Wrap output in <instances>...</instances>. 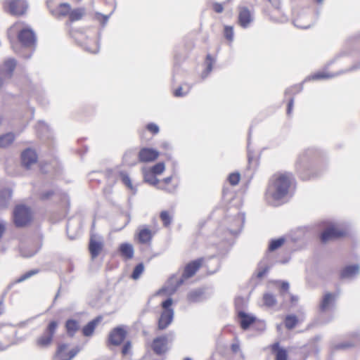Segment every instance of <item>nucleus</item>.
Listing matches in <instances>:
<instances>
[{
	"mask_svg": "<svg viewBox=\"0 0 360 360\" xmlns=\"http://www.w3.org/2000/svg\"><path fill=\"white\" fill-rule=\"evenodd\" d=\"M187 279L184 277L183 274L181 276L173 274L167 279L165 285V289L160 290L159 292H161V291H168L170 292H175L184 285Z\"/></svg>",
	"mask_w": 360,
	"mask_h": 360,
	"instance_id": "12",
	"label": "nucleus"
},
{
	"mask_svg": "<svg viewBox=\"0 0 360 360\" xmlns=\"http://www.w3.org/2000/svg\"><path fill=\"white\" fill-rule=\"evenodd\" d=\"M143 271L144 265L143 263H139L137 265H136L135 267L134 268L131 277L133 279L136 280L141 276Z\"/></svg>",
	"mask_w": 360,
	"mask_h": 360,
	"instance_id": "39",
	"label": "nucleus"
},
{
	"mask_svg": "<svg viewBox=\"0 0 360 360\" xmlns=\"http://www.w3.org/2000/svg\"><path fill=\"white\" fill-rule=\"evenodd\" d=\"M266 14L274 22H283L288 19V15L279 5L266 6Z\"/></svg>",
	"mask_w": 360,
	"mask_h": 360,
	"instance_id": "14",
	"label": "nucleus"
},
{
	"mask_svg": "<svg viewBox=\"0 0 360 360\" xmlns=\"http://www.w3.org/2000/svg\"><path fill=\"white\" fill-rule=\"evenodd\" d=\"M317 3H321L323 0H316Z\"/></svg>",
	"mask_w": 360,
	"mask_h": 360,
	"instance_id": "57",
	"label": "nucleus"
},
{
	"mask_svg": "<svg viewBox=\"0 0 360 360\" xmlns=\"http://www.w3.org/2000/svg\"><path fill=\"white\" fill-rule=\"evenodd\" d=\"M68 345L67 344L58 345L56 351L55 357L58 360H71L79 351L77 347L73 348L70 350H68Z\"/></svg>",
	"mask_w": 360,
	"mask_h": 360,
	"instance_id": "18",
	"label": "nucleus"
},
{
	"mask_svg": "<svg viewBox=\"0 0 360 360\" xmlns=\"http://www.w3.org/2000/svg\"><path fill=\"white\" fill-rule=\"evenodd\" d=\"M275 284H276V287L278 288V289L282 292H285L289 289V284L287 282L276 281Z\"/></svg>",
	"mask_w": 360,
	"mask_h": 360,
	"instance_id": "47",
	"label": "nucleus"
},
{
	"mask_svg": "<svg viewBox=\"0 0 360 360\" xmlns=\"http://www.w3.org/2000/svg\"><path fill=\"white\" fill-rule=\"evenodd\" d=\"M38 272H39V270H37V269L30 270V271L25 272V274H23L22 275H21L19 278H16L14 281L13 283H18L22 282V281L30 278L32 276L37 274Z\"/></svg>",
	"mask_w": 360,
	"mask_h": 360,
	"instance_id": "38",
	"label": "nucleus"
},
{
	"mask_svg": "<svg viewBox=\"0 0 360 360\" xmlns=\"http://www.w3.org/2000/svg\"><path fill=\"white\" fill-rule=\"evenodd\" d=\"M102 319L101 316H98L85 325L82 328L83 335L86 337L92 335L96 327L101 322Z\"/></svg>",
	"mask_w": 360,
	"mask_h": 360,
	"instance_id": "25",
	"label": "nucleus"
},
{
	"mask_svg": "<svg viewBox=\"0 0 360 360\" xmlns=\"http://www.w3.org/2000/svg\"><path fill=\"white\" fill-rule=\"evenodd\" d=\"M283 323L288 330H292L298 324L299 319L295 314H288L285 316Z\"/></svg>",
	"mask_w": 360,
	"mask_h": 360,
	"instance_id": "31",
	"label": "nucleus"
},
{
	"mask_svg": "<svg viewBox=\"0 0 360 360\" xmlns=\"http://www.w3.org/2000/svg\"><path fill=\"white\" fill-rule=\"evenodd\" d=\"M224 35L226 39L231 43L233 40V27L232 26L226 25L224 28Z\"/></svg>",
	"mask_w": 360,
	"mask_h": 360,
	"instance_id": "40",
	"label": "nucleus"
},
{
	"mask_svg": "<svg viewBox=\"0 0 360 360\" xmlns=\"http://www.w3.org/2000/svg\"><path fill=\"white\" fill-rule=\"evenodd\" d=\"M120 179H121V181L127 187L129 188V189H132L133 188V185H132V183H131V179L130 177L129 176V175L127 174V173L124 172H121L120 173Z\"/></svg>",
	"mask_w": 360,
	"mask_h": 360,
	"instance_id": "42",
	"label": "nucleus"
},
{
	"mask_svg": "<svg viewBox=\"0 0 360 360\" xmlns=\"http://www.w3.org/2000/svg\"><path fill=\"white\" fill-rule=\"evenodd\" d=\"M269 2L267 6L279 5V0H266Z\"/></svg>",
	"mask_w": 360,
	"mask_h": 360,
	"instance_id": "53",
	"label": "nucleus"
},
{
	"mask_svg": "<svg viewBox=\"0 0 360 360\" xmlns=\"http://www.w3.org/2000/svg\"><path fill=\"white\" fill-rule=\"evenodd\" d=\"M58 323L51 321L45 328L42 335L35 340V345L40 349L49 347L53 342Z\"/></svg>",
	"mask_w": 360,
	"mask_h": 360,
	"instance_id": "5",
	"label": "nucleus"
},
{
	"mask_svg": "<svg viewBox=\"0 0 360 360\" xmlns=\"http://www.w3.org/2000/svg\"><path fill=\"white\" fill-rule=\"evenodd\" d=\"M37 154L36 151L31 148H27L21 153L22 165L26 168L30 167L37 162Z\"/></svg>",
	"mask_w": 360,
	"mask_h": 360,
	"instance_id": "20",
	"label": "nucleus"
},
{
	"mask_svg": "<svg viewBox=\"0 0 360 360\" xmlns=\"http://www.w3.org/2000/svg\"><path fill=\"white\" fill-rule=\"evenodd\" d=\"M172 304L173 301L171 298H168L162 302V311L158 321V329L159 330L166 329L172 322L174 317Z\"/></svg>",
	"mask_w": 360,
	"mask_h": 360,
	"instance_id": "6",
	"label": "nucleus"
},
{
	"mask_svg": "<svg viewBox=\"0 0 360 360\" xmlns=\"http://www.w3.org/2000/svg\"><path fill=\"white\" fill-rule=\"evenodd\" d=\"M212 8L217 13H221L224 11L223 5L221 4H219V3H214V4H213Z\"/></svg>",
	"mask_w": 360,
	"mask_h": 360,
	"instance_id": "49",
	"label": "nucleus"
},
{
	"mask_svg": "<svg viewBox=\"0 0 360 360\" xmlns=\"http://www.w3.org/2000/svg\"><path fill=\"white\" fill-rule=\"evenodd\" d=\"M15 138V136L13 133H7L0 136V148L11 146L13 143Z\"/></svg>",
	"mask_w": 360,
	"mask_h": 360,
	"instance_id": "32",
	"label": "nucleus"
},
{
	"mask_svg": "<svg viewBox=\"0 0 360 360\" xmlns=\"http://www.w3.org/2000/svg\"><path fill=\"white\" fill-rule=\"evenodd\" d=\"M143 178L146 182L157 186V184L159 183V179L155 177V174L152 172V171L149 169H145L143 171Z\"/></svg>",
	"mask_w": 360,
	"mask_h": 360,
	"instance_id": "33",
	"label": "nucleus"
},
{
	"mask_svg": "<svg viewBox=\"0 0 360 360\" xmlns=\"http://www.w3.org/2000/svg\"><path fill=\"white\" fill-rule=\"evenodd\" d=\"M328 76L324 73H317L313 76L314 79H320L327 78Z\"/></svg>",
	"mask_w": 360,
	"mask_h": 360,
	"instance_id": "52",
	"label": "nucleus"
},
{
	"mask_svg": "<svg viewBox=\"0 0 360 360\" xmlns=\"http://www.w3.org/2000/svg\"><path fill=\"white\" fill-rule=\"evenodd\" d=\"M347 235V231L340 229L335 225H330L327 227L320 235L321 243H326L333 240L343 238Z\"/></svg>",
	"mask_w": 360,
	"mask_h": 360,
	"instance_id": "10",
	"label": "nucleus"
},
{
	"mask_svg": "<svg viewBox=\"0 0 360 360\" xmlns=\"http://www.w3.org/2000/svg\"><path fill=\"white\" fill-rule=\"evenodd\" d=\"M4 312V307L3 300H0V315L3 314Z\"/></svg>",
	"mask_w": 360,
	"mask_h": 360,
	"instance_id": "55",
	"label": "nucleus"
},
{
	"mask_svg": "<svg viewBox=\"0 0 360 360\" xmlns=\"http://www.w3.org/2000/svg\"><path fill=\"white\" fill-rule=\"evenodd\" d=\"M53 195V191H47L41 195V198L42 200H46V199L49 198L51 196H52Z\"/></svg>",
	"mask_w": 360,
	"mask_h": 360,
	"instance_id": "51",
	"label": "nucleus"
},
{
	"mask_svg": "<svg viewBox=\"0 0 360 360\" xmlns=\"http://www.w3.org/2000/svg\"><path fill=\"white\" fill-rule=\"evenodd\" d=\"M237 320L240 328L246 330L256 321V318L243 311H238L237 312Z\"/></svg>",
	"mask_w": 360,
	"mask_h": 360,
	"instance_id": "21",
	"label": "nucleus"
},
{
	"mask_svg": "<svg viewBox=\"0 0 360 360\" xmlns=\"http://www.w3.org/2000/svg\"><path fill=\"white\" fill-rule=\"evenodd\" d=\"M359 271L358 265H349L343 268L340 271V278H347L356 276Z\"/></svg>",
	"mask_w": 360,
	"mask_h": 360,
	"instance_id": "28",
	"label": "nucleus"
},
{
	"mask_svg": "<svg viewBox=\"0 0 360 360\" xmlns=\"http://www.w3.org/2000/svg\"><path fill=\"white\" fill-rule=\"evenodd\" d=\"M7 11L13 15H22L27 9V4L24 0H7L6 2Z\"/></svg>",
	"mask_w": 360,
	"mask_h": 360,
	"instance_id": "13",
	"label": "nucleus"
},
{
	"mask_svg": "<svg viewBox=\"0 0 360 360\" xmlns=\"http://www.w3.org/2000/svg\"><path fill=\"white\" fill-rule=\"evenodd\" d=\"M252 20L250 10L246 7L239 8L238 24L243 28H246Z\"/></svg>",
	"mask_w": 360,
	"mask_h": 360,
	"instance_id": "22",
	"label": "nucleus"
},
{
	"mask_svg": "<svg viewBox=\"0 0 360 360\" xmlns=\"http://www.w3.org/2000/svg\"><path fill=\"white\" fill-rule=\"evenodd\" d=\"M141 136H143V132H141Z\"/></svg>",
	"mask_w": 360,
	"mask_h": 360,
	"instance_id": "58",
	"label": "nucleus"
},
{
	"mask_svg": "<svg viewBox=\"0 0 360 360\" xmlns=\"http://www.w3.org/2000/svg\"><path fill=\"white\" fill-rule=\"evenodd\" d=\"M291 300L293 302L294 301H297V298H295V297H294V296H292L291 297Z\"/></svg>",
	"mask_w": 360,
	"mask_h": 360,
	"instance_id": "56",
	"label": "nucleus"
},
{
	"mask_svg": "<svg viewBox=\"0 0 360 360\" xmlns=\"http://www.w3.org/2000/svg\"><path fill=\"white\" fill-rule=\"evenodd\" d=\"M121 348V354L123 356L132 354V342L131 340L124 341Z\"/></svg>",
	"mask_w": 360,
	"mask_h": 360,
	"instance_id": "36",
	"label": "nucleus"
},
{
	"mask_svg": "<svg viewBox=\"0 0 360 360\" xmlns=\"http://www.w3.org/2000/svg\"><path fill=\"white\" fill-rule=\"evenodd\" d=\"M132 155H133L132 152H131V151L126 152L124 155V159L126 161H127Z\"/></svg>",
	"mask_w": 360,
	"mask_h": 360,
	"instance_id": "54",
	"label": "nucleus"
},
{
	"mask_svg": "<svg viewBox=\"0 0 360 360\" xmlns=\"http://www.w3.org/2000/svg\"><path fill=\"white\" fill-rule=\"evenodd\" d=\"M118 252L120 256L125 260H129L134 257V250L133 245L130 243H121L119 245Z\"/></svg>",
	"mask_w": 360,
	"mask_h": 360,
	"instance_id": "23",
	"label": "nucleus"
},
{
	"mask_svg": "<svg viewBox=\"0 0 360 360\" xmlns=\"http://www.w3.org/2000/svg\"><path fill=\"white\" fill-rule=\"evenodd\" d=\"M293 181L291 173L278 172L274 174L269 181L265 193L266 198L272 202L282 200L288 194Z\"/></svg>",
	"mask_w": 360,
	"mask_h": 360,
	"instance_id": "2",
	"label": "nucleus"
},
{
	"mask_svg": "<svg viewBox=\"0 0 360 360\" xmlns=\"http://www.w3.org/2000/svg\"><path fill=\"white\" fill-rule=\"evenodd\" d=\"M294 100L293 98L290 99L287 105V114L290 115L293 108Z\"/></svg>",
	"mask_w": 360,
	"mask_h": 360,
	"instance_id": "50",
	"label": "nucleus"
},
{
	"mask_svg": "<svg viewBox=\"0 0 360 360\" xmlns=\"http://www.w3.org/2000/svg\"><path fill=\"white\" fill-rule=\"evenodd\" d=\"M160 155V153L149 147L141 148L138 153V160L141 163H149L155 161Z\"/></svg>",
	"mask_w": 360,
	"mask_h": 360,
	"instance_id": "16",
	"label": "nucleus"
},
{
	"mask_svg": "<svg viewBox=\"0 0 360 360\" xmlns=\"http://www.w3.org/2000/svg\"><path fill=\"white\" fill-rule=\"evenodd\" d=\"M153 172L155 175H160L163 173L165 169V165L164 162H158L148 168Z\"/></svg>",
	"mask_w": 360,
	"mask_h": 360,
	"instance_id": "41",
	"label": "nucleus"
},
{
	"mask_svg": "<svg viewBox=\"0 0 360 360\" xmlns=\"http://www.w3.org/2000/svg\"><path fill=\"white\" fill-rule=\"evenodd\" d=\"M285 243V239L283 238L271 240L269 243L268 251L273 252L280 248Z\"/></svg>",
	"mask_w": 360,
	"mask_h": 360,
	"instance_id": "35",
	"label": "nucleus"
},
{
	"mask_svg": "<svg viewBox=\"0 0 360 360\" xmlns=\"http://www.w3.org/2000/svg\"><path fill=\"white\" fill-rule=\"evenodd\" d=\"M335 304V298L332 294H326L319 305V311L322 313L330 311Z\"/></svg>",
	"mask_w": 360,
	"mask_h": 360,
	"instance_id": "24",
	"label": "nucleus"
},
{
	"mask_svg": "<svg viewBox=\"0 0 360 360\" xmlns=\"http://www.w3.org/2000/svg\"><path fill=\"white\" fill-rule=\"evenodd\" d=\"M11 28L18 31V39L22 46L30 47L35 44V34L31 27L25 25L24 22H16Z\"/></svg>",
	"mask_w": 360,
	"mask_h": 360,
	"instance_id": "3",
	"label": "nucleus"
},
{
	"mask_svg": "<svg viewBox=\"0 0 360 360\" xmlns=\"http://www.w3.org/2000/svg\"><path fill=\"white\" fill-rule=\"evenodd\" d=\"M272 353L275 355V360H288V351L280 347L278 342H276L271 346Z\"/></svg>",
	"mask_w": 360,
	"mask_h": 360,
	"instance_id": "26",
	"label": "nucleus"
},
{
	"mask_svg": "<svg viewBox=\"0 0 360 360\" xmlns=\"http://www.w3.org/2000/svg\"><path fill=\"white\" fill-rule=\"evenodd\" d=\"M172 176L165 178L162 180H159V183L157 184V188L167 192L174 191L176 186L172 184Z\"/></svg>",
	"mask_w": 360,
	"mask_h": 360,
	"instance_id": "29",
	"label": "nucleus"
},
{
	"mask_svg": "<svg viewBox=\"0 0 360 360\" xmlns=\"http://www.w3.org/2000/svg\"><path fill=\"white\" fill-rule=\"evenodd\" d=\"M160 219L165 227H169L172 221V215L169 211L164 210L160 213Z\"/></svg>",
	"mask_w": 360,
	"mask_h": 360,
	"instance_id": "34",
	"label": "nucleus"
},
{
	"mask_svg": "<svg viewBox=\"0 0 360 360\" xmlns=\"http://www.w3.org/2000/svg\"><path fill=\"white\" fill-rule=\"evenodd\" d=\"M186 87L184 90V88L182 86H179L176 89H175L173 93L174 96L176 97H180V96H184L186 95L190 90V86L188 85H186Z\"/></svg>",
	"mask_w": 360,
	"mask_h": 360,
	"instance_id": "45",
	"label": "nucleus"
},
{
	"mask_svg": "<svg viewBox=\"0 0 360 360\" xmlns=\"http://www.w3.org/2000/svg\"><path fill=\"white\" fill-rule=\"evenodd\" d=\"M155 233V231L150 229L146 226H143L138 229L136 233V239L139 244L149 246L152 243L153 238Z\"/></svg>",
	"mask_w": 360,
	"mask_h": 360,
	"instance_id": "15",
	"label": "nucleus"
},
{
	"mask_svg": "<svg viewBox=\"0 0 360 360\" xmlns=\"http://www.w3.org/2000/svg\"><path fill=\"white\" fill-rule=\"evenodd\" d=\"M15 67L16 61L15 59L10 58L4 61V69H0V87L3 84L4 79L11 77Z\"/></svg>",
	"mask_w": 360,
	"mask_h": 360,
	"instance_id": "19",
	"label": "nucleus"
},
{
	"mask_svg": "<svg viewBox=\"0 0 360 360\" xmlns=\"http://www.w3.org/2000/svg\"><path fill=\"white\" fill-rule=\"evenodd\" d=\"M169 337L167 335L158 336L153 340L150 347L155 354H165L169 350Z\"/></svg>",
	"mask_w": 360,
	"mask_h": 360,
	"instance_id": "11",
	"label": "nucleus"
},
{
	"mask_svg": "<svg viewBox=\"0 0 360 360\" xmlns=\"http://www.w3.org/2000/svg\"><path fill=\"white\" fill-rule=\"evenodd\" d=\"M240 179V174L238 172L231 173L229 174L228 177V181L229 184L232 186H236L238 184Z\"/></svg>",
	"mask_w": 360,
	"mask_h": 360,
	"instance_id": "44",
	"label": "nucleus"
},
{
	"mask_svg": "<svg viewBox=\"0 0 360 360\" xmlns=\"http://www.w3.org/2000/svg\"><path fill=\"white\" fill-rule=\"evenodd\" d=\"M146 129L151 133L153 135H156L159 133V127L155 123H148L146 125Z\"/></svg>",
	"mask_w": 360,
	"mask_h": 360,
	"instance_id": "46",
	"label": "nucleus"
},
{
	"mask_svg": "<svg viewBox=\"0 0 360 360\" xmlns=\"http://www.w3.org/2000/svg\"><path fill=\"white\" fill-rule=\"evenodd\" d=\"M47 6L51 14L57 19L68 18L65 25L71 37H75V32L72 30L73 22L82 20L86 15V8L77 7L72 8L68 3H60L56 6L51 1L47 2Z\"/></svg>",
	"mask_w": 360,
	"mask_h": 360,
	"instance_id": "1",
	"label": "nucleus"
},
{
	"mask_svg": "<svg viewBox=\"0 0 360 360\" xmlns=\"http://www.w3.org/2000/svg\"><path fill=\"white\" fill-rule=\"evenodd\" d=\"M264 305L266 307H273L276 304V300L273 294H264L263 296Z\"/></svg>",
	"mask_w": 360,
	"mask_h": 360,
	"instance_id": "43",
	"label": "nucleus"
},
{
	"mask_svg": "<svg viewBox=\"0 0 360 360\" xmlns=\"http://www.w3.org/2000/svg\"><path fill=\"white\" fill-rule=\"evenodd\" d=\"M311 154V151L302 153L296 164V169L303 180L309 179L312 174L311 166L308 164L309 158Z\"/></svg>",
	"mask_w": 360,
	"mask_h": 360,
	"instance_id": "9",
	"label": "nucleus"
},
{
	"mask_svg": "<svg viewBox=\"0 0 360 360\" xmlns=\"http://www.w3.org/2000/svg\"><path fill=\"white\" fill-rule=\"evenodd\" d=\"M11 197L12 192L10 189H3L0 191V210L8 207Z\"/></svg>",
	"mask_w": 360,
	"mask_h": 360,
	"instance_id": "27",
	"label": "nucleus"
},
{
	"mask_svg": "<svg viewBox=\"0 0 360 360\" xmlns=\"http://www.w3.org/2000/svg\"><path fill=\"white\" fill-rule=\"evenodd\" d=\"M214 59L210 54H207L205 59V63L207 65V72H211L212 70Z\"/></svg>",
	"mask_w": 360,
	"mask_h": 360,
	"instance_id": "48",
	"label": "nucleus"
},
{
	"mask_svg": "<svg viewBox=\"0 0 360 360\" xmlns=\"http://www.w3.org/2000/svg\"><path fill=\"white\" fill-rule=\"evenodd\" d=\"M128 330L125 326H118L113 328L108 333L106 345L108 347L120 346L126 340Z\"/></svg>",
	"mask_w": 360,
	"mask_h": 360,
	"instance_id": "7",
	"label": "nucleus"
},
{
	"mask_svg": "<svg viewBox=\"0 0 360 360\" xmlns=\"http://www.w3.org/2000/svg\"><path fill=\"white\" fill-rule=\"evenodd\" d=\"M65 329L68 335L70 337L75 335V334L79 329V323L77 321L74 319H68L65 322Z\"/></svg>",
	"mask_w": 360,
	"mask_h": 360,
	"instance_id": "30",
	"label": "nucleus"
},
{
	"mask_svg": "<svg viewBox=\"0 0 360 360\" xmlns=\"http://www.w3.org/2000/svg\"><path fill=\"white\" fill-rule=\"evenodd\" d=\"M33 213L30 207L25 205H17L13 212V221L16 227H25L31 224Z\"/></svg>",
	"mask_w": 360,
	"mask_h": 360,
	"instance_id": "4",
	"label": "nucleus"
},
{
	"mask_svg": "<svg viewBox=\"0 0 360 360\" xmlns=\"http://www.w3.org/2000/svg\"><path fill=\"white\" fill-rule=\"evenodd\" d=\"M104 243L96 234H91L89 242V251L92 259H96L103 251Z\"/></svg>",
	"mask_w": 360,
	"mask_h": 360,
	"instance_id": "17",
	"label": "nucleus"
},
{
	"mask_svg": "<svg viewBox=\"0 0 360 360\" xmlns=\"http://www.w3.org/2000/svg\"><path fill=\"white\" fill-rule=\"evenodd\" d=\"M206 261L205 257H199L185 264L182 270L184 277L188 280L195 276L201 269L206 267Z\"/></svg>",
	"mask_w": 360,
	"mask_h": 360,
	"instance_id": "8",
	"label": "nucleus"
},
{
	"mask_svg": "<svg viewBox=\"0 0 360 360\" xmlns=\"http://www.w3.org/2000/svg\"><path fill=\"white\" fill-rule=\"evenodd\" d=\"M269 267L265 266L264 267H259L252 276V279L262 280L268 273Z\"/></svg>",
	"mask_w": 360,
	"mask_h": 360,
	"instance_id": "37",
	"label": "nucleus"
},
{
	"mask_svg": "<svg viewBox=\"0 0 360 360\" xmlns=\"http://www.w3.org/2000/svg\"><path fill=\"white\" fill-rule=\"evenodd\" d=\"M82 0H76L77 2H79L81 1Z\"/></svg>",
	"mask_w": 360,
	"mask_h": 360,
	"instance_id": "59",
	"label": "nucleus"
}]
</instances>
